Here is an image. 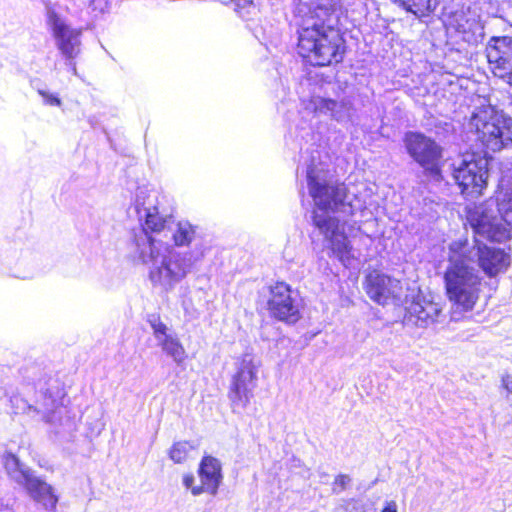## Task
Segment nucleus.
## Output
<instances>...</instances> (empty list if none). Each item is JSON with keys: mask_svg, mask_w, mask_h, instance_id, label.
Returning <instances> with one entry per match:
<instances>
[{"mask_svg": "<svg viewBox=\"0 0 512 512\" xmlns=\"http://www.w3.org/2000/svg\"><path fill=\"white\" fill-rule=\"evenodd\" d=\"M477 259L485 275L492 278L510 267V254L501 248L488 246L475 240L459 238L448 245V265L444 272V284L448 300L463 311H470L481 292L479 271L472 265Z\"/></svg>", "mask_w": 512, "mask_h": 512, "instance_id": "nucleus-1", "label": "nucleus"}, {"mask_svg": "<svg viewBox=\"0 0 512 512\" xmlns=\"http://www.w3.org/2000/svg\"><path fill=\"white\" fill-rule=\"evenodd\" d=\"M338 0H298L295 8L298 26V53L316 66L342 61L344 40L334 28Z\"/></svg>", "mask_w": 512, "mask_h": 512, "instance_id": "nucleus-2", "label": "nucleus"}, {"mask_svg": "<svg viewBox=\"0 0 512 512\" xmlns=\"http://www.w3.org/2000/svg\"><path fill=\"white\" fill-rule=\"evenodd\" d=\"M308 185L314 200L313 223L324 236L333 254L344 264L355 258L345 234L344 215L350 212L345 203V186L330 184L316 179L313 171L308 172Z\"/></svg>", "mask_w": 512, "mask_h": 512, "instance_id": "nucleus-3", "label": "nucleus"}, {"mask_svg": "<svg viewBox=\"0 0 512 512\" xmlns=\"http://www.w3.org/2000/svg\"><path fill=\"white\" fill-rule=\"evenodd\" d=\"M137 249L142 262L149 265V279L153 287L163 292L172 291L193 268L190 253L169 249L147 234L137 240Z\"/></svg>", "mask_w": 512, "mask_h": 512, "instance_id": "nucleus-4", "label": "nucleus"}, {"mask_svg": "<svg viewBox=\"0 0 512 512\" xmlns=\"http://www.w3.org/2000/svg\"><path fill=\"white\" fill-rule=\"evenodd\" d=\"M498 219L492 210L480 205L469 211L468 221L476 234L493 241H504L512 234V171L500 181Z\"/></svg>", "mask_w": 512, "mask_h": 512, "instance_id": "nucleus-5", "label": "nucleus"}, {"mask_svg": "<svg viewBox=\"0 0 512 512\" xmlns=\"http://www.w3.org/2000/svg\"><path fill=\"white\" fill-rule=\"evenodd\" d=\"M469 128L484 146L494 152L512 142V118L490 105L473 112Z\"/></svg>", "mask_w": 512, "mask_h": 512, "instance_id": "nucleus-6", "label": "nucleus"}, {"mask_svg": "<svg viewBox=\"0 0 512 512\" xmlns=\"http://www.w3.org/2000/svg\"><path fill=\"white\" fill-rule=\"evenodd\" d=\"M49 4L54 6H48V21L52 26L57 47L65 57L72 59L80 50L79 32L65 24L57 14L56 7L71 11L89 6L93 11L102 13L108 8V0H64L63 4L58 0H49Z\"/></svg>", "mask_w": 512, "mask_h": 512, "instance_id": "nucleus-7", "label": "nucleus"}, {"mask_svg": "<svg viewBox=\"0 0 512 512\" xmlns=\"http://www.w3.org/2000/svg\"><path fill=\"white\" fill-rule=\"evenodd\" d=\"M261 365V360L250 352L236 358L228 391L233 412L240 413L249 405L257 386Z\"/></svg>", "mask_w": 512, "mask_h": 512, "instance_id": "nucleus-8", "label": "nucleus"}, {"mask_svg": "<svg viewBox=\"0 0 512 512\" xmlns=\"http://www.w3.org/2000/svg\"><path fill=\"white\" fill-rule=\"evenodd\" d=\"M488 161L474 154L465 155L454 165L453 178L462 194L475 198L482 194L487 184Z\"/></svg>", "mask_w": 512, "mask_h": 512, "instance_id": "nucleus-9", "label": "nucleus"}, {"mask_svg": "<svg viewBox=\"0 0 512 512\" xmlns=\"http://www.w3.org/2000/svg\"><path fill=\"white\" fill-rule=\"evenodd\" d=\"M138 212L145 217V227L154 232L162 231L171 218L168 199L157 189L141 188L137 193Z\"/></svg>", "mask_w": 512, "mask_h": 512, "instance_id": "nucleus-10", "label": "nucleus"}, {"mask_svg": "<svg viewBox=\"0 0 512 512\" xmlns=\"http://www.w3.org/2000/svg\"><path fill=\"white\" fill-rule=\"evenodd\" d=\"M404 144L409 155L437 180L440 175L441 148L434 140L418 132H408Z\"/></svg>", "mask_w": 512, "mask_h": 512, "instance_id": "nucleus-11", "label": "nucleus"}, {"mask_svg": "<svg viewBox=\"0 0 512 512\" xmlns=\"http://www.w3.org/2000/svg\"><path fill=\"white\" fill-rule=\"evenodd\" d=\"M364 290L375 303L400 305L405 295L402 282L379 271L370 272L364 281Z\"/></svg>", "mask_w": 512, "mask_h": 512, "instance_id": "nucleus-12", "label": "nucleus"}, {"mask_svg": "<svg viewBox=\"0 0 512 512\" xmlns=\"http://www.w3.org/2000/svg\"><path fill=\"white\" fill-rule=\"evenodd\" d=\"M445 319L443 305L423 295H417L406 307L404 321L407 325L426 329L442 323Z\"/></svg>", "mask_w": 512, "mask_h": 512, "instance_id": "nucleus-13", "label": "nucleus"}, {"mask_svg": "<svg viewBox=\"0 0 512 512\" xmlns=\"http://www.w3.org/2000/svg\"><path fill=\"white\" fill-rule=\"evenodd\" d=\"M268 310L278 320L288 322H296L298 320L299 308L287 284L279 282L271 287Z\"/></svg>", "mask_w": 512, "mask_h": 512, "instance_id": "nucleus-14", "label": "nucleus"}, {"mask_svg": "<svg viewBox=\"0 0 512 512\" xmlns=\"http://www.w3.org/2000/svg\"><path fill=\"white\" fill-rule=\"evenodd\" d=\"M149 323L157 345L161 348L162 352L176 364L184 363L187 353L180 339L172 333L171 329L159 317L153 316Z\"/></svg>", "mask_w": 512, "mask_h": 512, "instance_id": "nucleus-15", "label": "nucleus"}, {"mask_svg": "<svg viewBox=\"0 0 512 512\" xmlns=\"http://www.w3.org/2000/svg\"><path fill=\"white\" fill-rule=\"evenodd\" d=\"M198 474L201 484L198 488H193V496H199L203 493L215 496L223 479L220 461L212 456L203 457L199 465Z\"/></svg>", "mask_w": 512, "mask_h": 512, "instance_id": "nucleus-16", "label": "nucleus"}, {"mask_svg": "<svg viewBox=\"0 0 512 512\" xmlns=\"http://www.w3.org/2000/svg\"><path fill=\"white\" fill-rule=\"evenodd\" d=\"M486 55L488 62L493 65L494 73L509 70L512 65V38H492L486 47Z\"/></svg>", "mask_w": 512, "mask_h": 512, "instance_id": "nucleus-17", "label": "nucleus"}, {"mask_svg": "<svg viewBox=\"0 0 512 512\" xmlns=\"http://www.w3.org/2000/svg\"><path fill=\"white\" fill-rule=\"evenodd\" d=\"M24 486L29 495L46 510L53 511L56 508L58 497L51 485L33 475Z\"/></svg>", "mask_w": 512, "mask_h": 512, "instance_id": "nucleus-18", "label": "nucleus"}, {"mask_svg": "<svg viewBox=\"0 0 512 512\" xmlns=\"http://www.w3.org/2000/svg\"><path fill=\"white\" fill-rule=\"evenodd\" d=\"M315 110L330 115L337 121H344L349 118L351 106L348 102H337L331 99L316 98L314 100Z\"/></svg>", "mask_w": 512, "mask_h": 512, "instance_id": "nucleus-19", "label": "nucleus"}, {"mask_svg": "<svg viewBox=\"0 0 512 512\" xmlns=\"http://www.w3.org/2000/svg\"><path fill=\"white\" fill-rule=\"evenodd\" d=\"M4 467L8 475L21 485H26L33 474L30 469L22 465L19 459L13 454H6L4 456Z\"/></svg>", "mask_w": 512, "mask_h": 512, "instance_id": "nucleus-20", "label": "nucleus"}, {"mask_svg": "<svg viewBox=\"0 0 512 512\" xmlns=\"http://www.w3.org/2000/svg\"><path fill=\"white\" fill-rule=\"evenodd\" d=\"M415 15H424L436 9L438 0H393Z\"/></svg>", "mask_w": 512, "mask_h": 512, "instance_id": "nucleus-21", "label": "nucleus"}, {"mask_svg": "<svg viewBox=\"0 0 512 512\" xmlns=\"http://www.w3.org/2000/svg\"><path fill=\"white\" fill-rule=\"evenodd\" d=\"M195 236L194 227L187 221H179L173 230V240L177 246L189 245Z\"/></svg>", "mask_w": 512, "mask_h": 512, "instance_id": "nucleus-22", "label": "nucleus"}, {"mask_svg": "<svg viewBox=\"0 0 512 512\" xmlns=\"http://www.w3.org/2000/svg\"><path fill=\"white\" fill-rule=\"evenodd\" d=\"M195 446L188 441H179L173 444L169 451L170 459L175 463H183Z\"/></svg>", "mask_w": 512, "mask_h": 512, "instance_id": "nucleus-23", "label": "nucleus"}, {"mask_svg": "<svg viewBox=\"0 0 512 512\" xmlns=\"http://www.w3.org/2000/svg\"><path fill=\"white\" fill-rule=\"evenodd\" d=\"M350 482H351V479L348 475H344V474L338 475L334 480L333 491L335 493L342 492L343 490H345L347 488V486L349 485Z\"/></svg>", "mask_w": 512, "mask_h": 512, "instance_id": "nucleus-24", "label": "nucleus"}, {"mask_svg": "<svg viewBox=\"0 0 512 512\" xmlns=\"http://www.w3.org/2000/svg\"><path fill=\"white\" fill-rule=\"evenodd\" d=\"M39 94L43 97L44 102L51 106H60L61 100L54 94L48 93L44 90H39Z\"/></svg>", "mask_w": 512, "mask_h": 512, "instance_id": "nucleus-25", "label": "nucleus"}, {"mask_svg": "<svg viewBox=\"0 0 512 512\" xmlns=\"http://www.w3.org/2000/svg\"><path fill=\"white\" fill-rule=\"evenodd\" d=\"M183 485L186 489H189L193 494V488H198L199 485H195V477L192 474H185L183 476Z\"/></svg>", "mask_w": 512, "mask_h": 512, "instance_id": "nucleus-26", "label": "nucleus"}, {"mask_svg": "<svg viewBox=\"0 0 512 512\" xmlns=\"http://www.w3.org/2000/svg\"><path fill=\"white\" fill-rule=\"evenodd\" d=\"M495 75L512 85V66L509 70L502 71L501 73L495 72Z\"/></svg>", "mask_w": 512, "mask_h": 512, "instance_id": "nucleus-27", "label": "nucleus"}, {"mask_svg": "<svg viewBox=\"0 0 512 512\" xmlns=\"http://www.w3.org/2000/svg\"><path fill=\"white\" fill-rule=\"evenodd\" d=\"M381 512H398L397 503L394 500L386 501Z\"/></svg>", "mask_w": 512, "mask_h": 512, "instance_id": "nucleus-28", "label": "nucleus"}, {"mask_svg": "<svg viewBox=\"0 0 512 512\" xmlns=\"http://www.w3.org/2000/svg\"><path fill=\"white\" fill-rule=\"evenodd\" d=\"M502 385L509 393H512V377L507 375L502 379Z\"/></svg>", "mask_w": 512, "mask_h": 512, "instance_id": "nucleus-29", "label": "nucleus"}, {"mask_svg": "<svg viewBox=\"0 0 512 512\" xmlns=\"http://www.w3.org/2000/svg\"><path fill=\"white\" fill-rule=\"evenodd\" d=\"M235 2V5L238 7V8H244L248 5H252L253 4V1L252 0H233Z\"/></svg>", "mask_w": 512, "mask_h": 512, "instance_id": "nucleus-30", "label": "nucleus"}]
</instances>
